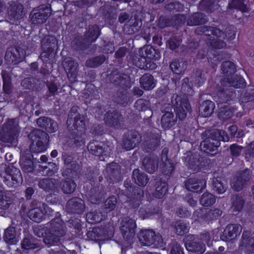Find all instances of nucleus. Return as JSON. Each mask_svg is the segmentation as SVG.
Listing matches in <instances>:
<instances>
[{"mask_svg":"<svg viewBox=\"0 0 254 254\" xmlns=\"http://www.w3.org/2000/svg\"><path fill=\"white\" fill-rule=\"evenodd\" d=\"M34 234L39 238L44 237L43 242L48 247L60 243L66 233V228L64 221L57 213L56 217L52 219L46 226H39L34 229Z\"/></svg>","mask_w":254,"mask_h":254,"instance_id":"f257e3e1","label":"nucleus"},{"mask_svg":"<svg viewBox=\"0 0 254 254\" xmlns=\"http://www.w3.org/2000/svg\"><path fill=\"white\" fill-rule=\"evenodd\" d=\"M78 107L73 106L68 114L66 121L67 127L72 129H74L81 132L84 131L85 128V118L81 115L79 112ZM73 142L76 146H81L84 142L81 135H77L74 138Z\"/></svg>","mask_w":254,"mask_h":254,"instance_id":"f03ea898","label":"nucleus"},{"mask_svg":"<svg viewBox=\"0 0 254 254\" xmlns=\"http://www.w3.org/2000/svg\"><path fill=\"white\" fill-rule=\"evenodd\" d=\"M19 127L17 120L9 119L3 125L0 131V140L16 146L18 142Z\"/></svg>","mask_w":254,"mask_h":254,"instance_id":"7ed1b4c3","label":"nucleus"},{"mask_svg":"<svg viewBox=\"0 0 254 254\" xmlns=\"http://www.w3.org/2000/svg\"><path fill=\"white\" fill-rule=\"evenodd\" d=\"M0 176L9 188H16L22 182L20 170L12 165L1 164L0 165Z\"/></svg>","mask_w":254,"mask_h":254,"instance_id":"20e7f679","label":"nucleus"},{"mask_svg":"<svg viewBox=\"0 0 254 254\" xmlns=\"http://www.w3.org/2000/svg\"><path fill=\"white\" fill-rule=\"evenodd\" d=\"M100 35V29L98 25L89 26L83 37L75 38L71 46L76 50H84L94 42Z\"/></svg>","mask_w":254,"mask_h":254,"instance_id":"39448f33","label":"nucleus"},{"mask_svg":"<svg viewBox=\"0 0 254 254\" xmlns=\"http://www.w3.org/2000/svg\"><path fill=\"white\" fill-rule=\"evenodd\" d=\"M28 137L31 141L30 147L31 151L39 153L47 149L48 134L45 131L40 129L35 128L30 132Z\"/></svg>","mask_w":254,"mask_h":254,"instance_id":"423d86ee","label":"nucleus"},{"mask_svg":"<svg viewBox=\"0 0 254 254\" xmlns=\"http://www.w3.org/2000/svg\"><path fill=\"white\" fill-rule=\"evenodd\" d=\"M52 14L50 4H41L34 8L31 11L29 18L30 22L34 25H40L45 23Z\"/></svg>","mask_w":254,"mask_h":254,"instance_id":"0eeeda50","label":"nucleus"},{"mask_svg":"<svg viewBox=\"0 0 254 254\" xmlns=\"http://www.w3.org/2000/svg\"><path fill=\"white\" fill-rule=\"evenodd\" d=\"M136 224L135 221L129 217H125L121 222L120 230L127 246L133 242L135 236Z\"/></svg>","mask_w":254,"mask_h":254,"instance_id":"6e6552de","label":"nucleus"},{"mask_svg":"<svg viewBox=\"0 0 254 254\" xmlns=\"http://www.w3.org/2000/svg\"><path fill=\"white\" fill-rule=\"evenodd\" d=\"M172 104L173 108H175V113L177 119L178 118L180 120H183L187 116V112L191 111V107L186 98L181 99L178 95H174L172 98Z\"/></svg>","mask_w":254,"mask_h":254,"instance_id":"1a4fd4ad","label":"nucleus"},{"mask_svg":"<svg viewBox=\"0 0 254 254\" xmlns=\"http://www.w3.org/2000/svg\"><path fill=\"white\" fill-rule=\"evenodd\" d=\"M161 110L164 113L161 120V126L165 129H169L175 125L177 121V117L174 115L175 108H173V105L170 104H165Z\"/></svg>","mask_w":254,"mask_h":254,"instance_id":"9d476101","label":"nucleus"},{"mask_svg":"<svg viewBox=\"0 0 254 254\" xmlns=\"http://www.w3.org/2000/svg\"><path fill=\"white\" fill-rule=\"evenodd\" d=\"M139 240L141 243L146 246L154 245L155 247L163 246V239L160 234H155L152 230L142 231L139 234Z\"/></svg>","mask_w":254,"mask_h":254,"instance_id":"9b49d317","label":"nucleus"},{"mask_svg":"<svg viewBox=\"0 0 254 254\" xmlns=\"http://www.w3.org/2000/svg\"><path fill=\"white\" fill-rule=\"evenodd\" d=\"M252 172L246 169L234 177L231 181V187L236 191H239L246 187L251 178Z\"/></svg>","mask_w":254,"mask_h":254,"instance_id":"f8f14e48","label":"nucleus"},{"mask_svg":"<svg viewBox=\"0 0 254 254\" xmlns=\"http://www.w3.org/2000/svg\"><path fill=\"white\" fill-rule=\"evenodd\" d=\"M205 134L207 137L200 143L201 149L204 152L210 153L213 155L216 154V152L213 154L211 153L217 150L220 142L219 141V139L212 135V130L206 131Z\"/></svg>","mask_w":254,"mask_h":254,"instance_id":"ddd939ff","label":"nucleus"},{"mask_svg":"<svg viewBox=\"0 0 254 254\" xmlns=\"http://www.w3.org/2000/svg\"><path fill=\"white\" fill-rule=\"evenodd\" d=\"M109 79L111 83L117 86L123 88L129 87L130 86L129 76L118 70H115L109 75Z\"/></svg>","mask_w":254,"mask_h":254,"instance_id":"4468645a","label":"nucleus"},{"mask_svg":"<svg viewBox=\"0 0 254 254\" xmlns=\"http://www.w3.org/2000/svg\"><path fill=\"white\" fill-rule=\"evenodd\" d=\"M41 204L42 202L38 200H33L30 205V209L27 213L29 218L36 223H40L44 219Z\"/></svg>","mask_w":254,"mask_h":254,"instance_id":"2eb2a0df","label":"nucleus"},{"mask_svg":"<svg viewBox=\"0 0 254 254\" xmlns=\"http://www.w3.org/2000/svg\"><path fill=\"white\" fill-rule=\"evenodd\" d=\"M25 57V52L20 47H13L8 48L5 55V59L9 63L16 64Z\"/></svg>","mask_w":254,"mask_h":254,"instance_id":"dca6fc26","label":"nucleus"},{"mask_svg":"<svg viewBox=\"0 0 254 254\" xmlns=\"http://www.w3.org/2000/svg\"><path fill=\"white\" fill-rule=\"evenodd\" d=\"M242 230V227L240 224H229L226 227L222 234L221 235L220 239L226 242L234 240L240 235Z\"/></svg>","mask_w":254,"mask_h":254,"instance_id":"f3484780","label":"nucleus"},{"mask_svg":"<svg viewBox=\"0 0 254 254\" xmlns=\"http://www.w3.org/2000/svg\"><path fill=\"white\" fill-rule=\"evenodd\" d=\"M112 235V232L108 230L106 227L93 228L87 233V238L92 241H100L108 239Z\"/></svg>","mask_w":254,"mask_h":254,"instance_id":"a211bd4d","label":"nucleus"},{"mask_svg":"<svg viewBox=\"0 0 254 254\" xmlns=\"http://www.w3.org/2000/svg\"><path fill=\"white\" fill-rule=\"evenodd\" d=\"M194 239L193 235H188L185 238L184 241L187 250L197 254L203 253L205 251V245L201 242H195Z\"/></svg>","mask_w":254,"mask_h":254,"instance_id":"6ab92c4d","label":"nucleus"},{"mask_svg":"<svg viewBox=\"0 0 254 254\" xmlns=\"http://www.w3.org/2000/svg\"><path fill=\"white\" fill-rule=\"evenodd\" d=\"M214 35L217 38L232 40L235 38L236 34L233 26L225 24L220 25L218 27L215 29Z\"/></svg>","mask_w":254,"mask_h":254,"instance_id":"aec40b11","label":"nucleus"},{"mask_svg":"<svg viewBox=\"0 0 254 254\" xmlns=\"http://www.w3.org/2000/svg\"><path fill=\"white\" fill-rule=\"evenodd\" d=\"M124 186V193L128 198L137 201L143 197L144 192L141 188L132 186L131 184L126 182H125Z\"/></svg>","mask_w":254,"mask_h":254,"instance_id":"412c9836","label":"nucleus"},{"mask_svg":"<svg viewBox=\"0 0 254 254\" xmlns=\"http://www.w3.org/2000/svg\"><path fill=\"white\" fill-rule=\"evenodd\" d=\"M85 208L84 201L78 197L70 199L66 203V209L68 212L81 214L84 211Z\"/></svg>","mask_w":254,"mask_h":254,"instance_id":"4be33fe9","label":"nucleus"},{"mask_svg":"<svg viewBox=\"0 0 254 254\" xmlns=\"http://www.w3.org/2000/svg\"><path fill=\"white\" fill-rule=\"evenodd\" d=\"M240 246L245 248L246 254H254V234L251 235L250 231H244Z\"/></svg>","mask_w":254,"mask_h":254,"instance_id":"5701e85b","label":"nucleus"},{"mask_svg":"<svg viewBox=\"0 0 254 254\" xmlns=\"http://www.w3.org/2000/svg\"><path fill=\"white\" fill-rule=\"evenodd\" d=\"M60 181L58 179L53 178H43L39 181L38 187L43 190L54 192H58Z\"/></svg>","mask_w":254,"mask_h":254,"instance_id":"b1692460","label":"nucleus"},{"mask_svg":"<svg viewBox=\"0 0 254 254\" xmlns=\"http://www.w3.org/2000/svg\"><path fill=\"white\" fill-rule=\"evenodd\" d=\"M67 76L71 80H74L77 74L78 63L71 58H66L63 62Z\"/></svg>","mask_w":254,"mask_h":254,"instance_id":"393cba45","label":"nucleus"},{"mask_svg":"<svg viewBox=\"0 0 254 254\" xmlns=\"http://www.w3.org/2000/svg\"><path fill=\"white\" fill-rule=\"evenodd\" d=\"M185 185L188 190L198 192L205 189L206 182L204 179L190 178L185 182Z\"/></svg>","mask_w":254,"mask_h":254,"instance_id":"a878e982","label":"nucleus"},{"mask_svg":"<svg viewBox=\"0 0 254 254\" xmlns=\"http://www.w3.org/2000/svg\"><path fill=\"white\" fill-rule=\"evenodd\" d=\"M36 122L39 127L45 129L49 132H54L58 129L57 122L48 117H40L37 119Z\"/></svg>","mask_w":254,"mask_h":254,"instance_id":"bb28decb","label":"nucleus"},{"mask_svg":"<svg viewBox=\"0 0 254 254\" xmlns=\"http://www.w3.org/2000/svg\"><path fill=\"white\" fill-rule=\"evenodd\" d=\"M104 121L110 127H118L122 121V115L117 111H109L105 115Z\"/></svg>","mask_w":254,"mask_h":254,"instance_id":"cd10ccee","label":"nucleus"},{"mask_svg":"<svg viewBox=\"0 0 254 254\" xmlns=\"http://www.w3.org/2000/svg\"><path fill=\"white\" fill-rule=\"evenodd\" d=\"M222 85L224 86H232L235 88H241L245 86V80L241 76L234 75L231 77L228 76L221 81Z\"/></svg>","mask_w":254,"mask_h":254,"instance_id":"c85d7f7f","label":"nucleus"},{"mask_svg":"<svg viewBox=\"0 0 254 254\" xmlns=\"http://www.w3.org/2000/svg\"><path fill=\"white\" fill-rule=\"evenodd\" d=\"M139 53L141 57H144L148 59L158 60L160 57V52L155 50L151 46L148 45L144 46L139 49Z\"/></svg>","mask_w":254,"mask_h":254,"instance_id":"c756f323","label":"nucleus"},{"mask_svg":"<svg viewBox=\"0 0 254 254\" xmlns=\"http://www.w3.org/2000/svg\"><path fill=\"white\" fill-rule=\"evenodd\" d=\"M144 170L149 173H153L158 168V158L156 156L145 157L142 161Z\"/></svg>","mask_w":254,"mask_h":254,"instance_id":"7c9ffc66","label":"nucleus"},{"mask_svg":"<svg viewBox=\"0 0 254 254\" xmlns=\"http://www.w3.org/2000/svg\"><path fill=\"white\" fill-rule=\"evenodd\" d=\"M140 86L145 90H151L156 86V80H155L150 74H144L139 79Z\"/></svg>","mask_w":254,"mask_h":254,"instance_id":"2f4dec72","label":"nucleus"},{"mask_svg":"<svg viewBox=\"0 0 254 254\" xmlns=\"http://www.w3.org/2000/svg\"><path fill=\"white\" fill-rule=\"evenodd\" d=\"M32 155L28 152L25 155L22 154L20 163L22 170L26 173H31L34 170L33 162L32 160Z\"/></svg>","mask_w":254,"mask_h":254,"instance_id":"473e14b6","label":"nucleus"},{"mask_svg":"<svg viewBox=\"0 0 254 254\" xmlns=\"http://www.w3.org/2000/svg\"><path fill=\"white\" fill-rule=\"evenodd\" d=\"M200 156L197 153H193L185 157V161L188 167L194 171H198L200 165Z\"/></svg>","mask_w":254,"mask_h":254,"instance_id":"72a5a7b5","label":"nucleus"},{"mask_svg":"<svg viewBox=\"0 0 254 254\" xmlns=\"http://www.w3.org/2000/svg\"><path fill=\"white\" fill-rule=\"evenodd\" d=\"M215 104L211 101H204L199 107V113L200 116L202 117H210L214 112Z\"/></svg>","mask_w":254,"mask_h":254,"instance_id":"f704fd0d","label":"nucleus"},{"mask_svg":"<svg viewBox=\"0 0 254 254\" xmlns=\"http://www.w3.org/2000/svg\"><path fill=\"white\" fill-rule=\"evenodd\" d=\"M24 7L22 4L19 3H15L11 5L8 8V14L10 18L13 19H21L23 15Z\"/></svg>","mask_w":254,"mask_h":254,"instance_id":"c9c22d12","label":"nucleus"},{"mask_svg":"<svg viewBox=\"0 0 254 254\" xmlns=\"http://www.w3.org/2000/svg\"><path fill=\"white\" fill-rule=\"evenodd\" d=\"M41 44L42 50L54 52V49L57 47V40L54 36L47 35L42 38Z\"/></svg>","mask_w":254,"mask_h":254,"instance_id":"e433bc0d","label":"nucleus"},{"mask_svg":"<svg viewBox=\"0 0 254 254\" xmlns=\"http://www.w3.org/2000/svg\"><path fill=\"white\" fill-rule=\"evenodd\" d=\"M59 186L62 191L64 194H71L74 191L76 188V184L70 178H66L60 182Z\"/></svg>","mask_w":254,"mask_h":254,"instance_id":"4c0bfd02","label":"nucleus"},{"mask_svg":"<svg viewBox=\"0 0 254 254\" xmlns=\"http://www.w3.org/2000/svg\"><path fill=\"white\" fill-rule=\"evenodd\" d=\"M207 19L206 16L200 12L194 13L187 19V25L190 26L204 24Z\"/></svg>","mask_w":254,"mask_h":254,"instance_id":"58836bf2","label":"nucleus"},{"mask_svg":"<svg viewBox=\"0 0 254 254\" xmlns=\"http://www.w3.org/2000/svg\"><path fill=\"white\" fill-rule=\"evenodd\" d=\"M155 180V190L153 192V195L156 198H160L166 194L168 190L167 185L165 181H162L158 178Z\"/></svg>","mask_w":254,"mask_h":254,"instance_id":"ea45409f","label":"nucleus"},{"mask_svg":"<svg viewBox=\"0 0 254 254\" xmlns=\"http://www.w3.org/2000/svg\"><path fill=\"white\" fill-rule=\"evenodd\" d=\"M234 110L229 105H223L221 103L219 105V111L218 118L223 121L230 119L234 115Z\"/></svg>","mask_w":254,"mask_h":254,"instance_id":"a19ab883","label":"nucleus"},{"mask_svg":"<svg viewBox=\"0 0 254 254\" xmlns=\"http://www.w3.org/2000/svg\"><path fill=\"white\" fill-rule=\"evenodd\" d=\"M132 178L135 183L141 187L145 186L149 180L147 176L138 169H135L133 171Z\"/></svg>","mask_w":254,"mask_h":254,"instance_id":"79ce46f5","label":"nucleus"},{"mask_svg":"<svg viewBox=\"0 0 254 254\" xmlns=\"http://www.w3.org/2000/svg\"><path fill=\"white\" fill-rule=\"evenodd\" d=\"M187 62L185 61L175 60L170 65L172 71L177 74H180L186 69Z\"/></svg>","mask_w":254,"mask_h":254,"instance_id":"37998d69","label":"nucleus"},{"mask_svg":"<svg viewBox=\"0 0 254 254\" xmlns=\"http://www.w3.org/2000/svg\"><path fill=\"white\" fill-rule=\"evenodd\" d=\"M231 200L233 211L237 213L240 212L243 209L245 202L244 195H242V193H240L234 195L232 197Z\"/></svg>","mask_w":254,"mask_h":254,"instance_id":"c03bdc74","label":"nucleus"},{"mask_svg":"<svg viewBox=\"0 0 254 254\" xmlns=\"http://www.w3.org/2000/svg\"><path fill=\"white\" fill-rule=\"evenodd\" d=\"M87 148L89 152L95 156H100L103 154V146L98 141H90L88 144Z\"/></svg>","mask_w":254,"mask_h":254,"instance_id":"a18cd8bd","label":"nucleus"},{"mask_svg":"<svg viewBox=\"0 0 254 254\" xmlns=\"http://www.w3.org/2000/svg\"><path fill=\"white\" fill-rule=\"evenodd\" d=\"M129 100V95L126 89L118 91L115 97V102L123 106H127Z\"/></svg>","mask_w":254,"mask_h":254,"instance_id":"49530a36","label":"nucleus"},{"mask_svg":"<svg viewBox=\"0 0 254 254\" xmlns=\"http://www.w3.org/2000/svg\"><path fill=\"white\" fill-rule=\"evenodd\" d=\"M236 97V93L232 88H229L223 89L220 93L219 98L220 102H228L233 100Z\"/></svg>","mask_w":254,"mask_h":254,"instance_id":"de8ad7c7","label":"nucleus"},{"mask_svg":"<svg viewBox=\"0 0 254 254\" xmlns=\"http://www.w3.org/2000/svg\"><path fill=\"white\" fill-rule=\"evenodd\" d=\"M200 6L209 13L219 8V5L216 2V0H202L200 2Z\"/></svg>","mask_w":254,"mask_h":254,"instance_id":"09e8293b","label":"nucleus"},{"mask_svg":"<svg viewBox=\"0 0 254 254\" xmlns=\"http://www.w3.org/2000/svg\"><path fill=\"white\" fill-rule=\"evenodd\" d=\"M106 58L104 55H99L89 59L85 62L86 66L90 68H95L101 65L106 61Z\"/></svg>","mask_w":254,"mask_h":254,"instance_id":"8fccbe9b","label":"nucleus"},{"mask_svg":"<svg viewBox=\"0 0 254 254\" xmlns=\"http://www.w3.org/2000/svg\"><path fill=\"white\" fill-rule=\"evenodd\" d=\"M166 151L164 149L162 153V159L164 158L165 162L163 163L162 166V170L163 173L166 175H170L172 174L174 171V166L173 164L167 161V157L166 156Z\"/></svg>","mask_w":254,"mask_h":254,"instance_id":"3c124183","label":"nucleus"},{"mask_svg":"<svg viewBox=\"0 0 254 254\" xmlns=\"http://www.w3.org/2000/svg\"><path fill=\"white\" fill-rule=\"evenodd\" d=\"M136 65L141 69L152 70L157 67L156 64L150 60L148 61L144 57H140L138 59Z\"/></svg>","mask_w":254,"mask_h":254,"instance_id":"603ef678","label":"nucleus"},{"mask_svg":"<svg viewBox=\"0 0 254 254\" xmlns=\"http://www.w3.org/2000/svg\"><path fill=\"white\" fill-rule=\"evenodd\" d=\"M4 240L9 244H15L16 242V232L14 228L9 227L5 230Z\"/></svg>","mask_w":254,"mask_h":254,"instance_id":"864d4df0","label":"nucleus"},{"mask_svg":"<svg viewBox=\"0 0 254 254\" xmlns=\"http://www.w3.org/2000/svg\"><path fill=\"white\" fill-rule=\"evenodd\" d=\"M221 70L224 74L228 76L233 74L236 70L234 64L231 61L224 62L221 65Z\"/></svg>","mask_w":254,"mask_h":254,"instance_id":"5fc2aeb1","label":"nucleus"},{"mask_svg":"<svg viewBox=\"0 0 254 254\" xmlns=\"http://www.w3.org/2000/svg\"><path fill=\"white\" fill-rule=\"evenodd\" d=\"M86 218L89 223L93 224L100 222L103 219V215L100 212L94 211L87 213Z\"/></svg>","mask_w":254,"mask_h":254,"instance_id":"6e6d98bb","label":"nucleus"},{"mask_svg":"<svg viewBox=\"0 0 254 254\" xmlns=\"http://www.w3.org/2000/svg\"><path fill=\"white\" fill-rule=\"evenodd\" d=\"M215 196L208 192L204 193L200 198V204L204 206H209L213 204L215 202Z\"/></svg>","mask_w":254,"mask_h":254,"instance_id":"4d7b16f0","label":"nucleus"},{"mask_svg":"<svg viewBox=\"0 0 254 254\" xmlns=\"http://www.w3.org/2000/svg\"><path fill=\"white\" fill-rule=\"evenodd\" d=\"M159 140L156 137H153L146 141L144 145L143 149L146 152L154 150L159 145Z\"/></svg>","mask_w":254,"mask_h":254,"instance_id":"13d9d810","label":"nucleus"},{"mask_svg":"<svg viewBox=\"0 0 254 254\" xmlns=\"http://www.w3.org/2000/svg\"><path fill=\"white\" fill-rule=\"evenodd\" d=\"M228 8L237 9L242 12L248 11L247 5L244 3V0H232L228 3Z\"/></svg>","mask_w":254,"mask_h":254,"instance_id":"bf43d9fd","label":"nucleus"},{"mask_svg":"<svg viewBox=\"0 0 254 254\" xmlns=\"http://www.w3.org/2000/svg\"><path fill=\"white\" fill-rule=\"evenodd\" d=\"M216 36L212 35L207 38V43L213 48L221 49L225 46L226 44L222 40L218 39Z\"/></svg>","mask_w":254,"mask_h":254,"instance_id":"052dcab7","label":"nucleus"},{"mask_svg":"<svg viewBox=\"0 0 254 254\" xmlns=\"http://www.w3.org/2000/svg\"><path fill=\"white\" fill-rule=\"evenodd\" d=\"M216 28V27H208L206 26H200L196 28L195 33L198 34L204 33L205 35L207 37V38L210 37L212 35L215 36L214 31Z\"/></svg>","mask_w":254,"mask_h":254,"instance_id":"680f3d73","label":"nucleus"},{"mask_svg":"<svg viewBox=\"0 0 254 254\" xmlns=\"http://www.w3.org/2000/svg\"><path fill=\"white\" fill-rule=\"evenodd\" d=\"M216 28V27H208L206 26H200L196 28L195 33L198 34L204 33L205 35L207 37V38L210 37L212 35L215 36L214 31Z\"/></svg>","mask_w":254,"mask_h":254,"instance_id":"e2e57ef3","label":"nucleus"},{"mask_svg":"<svg viewBox=\"0 0 254 254\" xmlns=\"http://www.w3.org/2000/svg\"><path fill=\"white\" fill-rule=\"evenodd\" d=\"M212 185L213 190L218 193H223L226 190L225 185H224L220 178L214 179Z\"/></svg>","mask_w":254,"mask_h":254,"instance_id":"0e129e2a","label":"nucleus"},{"mask_svg":"<svg viewBox=\"0 0 254 254\" xmlns=\"http://www.w3.org/2000/svg\"><path fill=\"white\" fill-rule=\"evenodd\" d=\"M34 239L26 237L23 239L21 242V247L23 249H34L38 247L37 243H35Z\"/></svg>","mask_w":254,"mask_h":254,"instance_id":"69168bd1","label":"nucleus"},{"mask_svg":"<svg viewBox=\"0 0 254 254\" xmlns=\"http://www.w3.org/2000/svg\"><path fill=\"white\" fill-rule=\"evenodd\" d=\"M176 233L179 235H183L189 231V227L184 222L177 221L175 224Z\"/></svg>","mask_w":254,"mask_h":254,"instance_id":"338daca9","label":"nucleus"},{"mask_svg":"<svg viewBox=\"0 0 254 254\" xmlns=\"http://www.w3.org/2000/svg\"><path fill=\"white\" fill-rule=\"evenodd\" d=\"M11 204L10 198L7 196L5 192L0 190V208L7 209Z\"/></svg>","mask_w":254,"mask_h":254,"instance_id":"774afa93","label":"nucleus"}]
</instances>
